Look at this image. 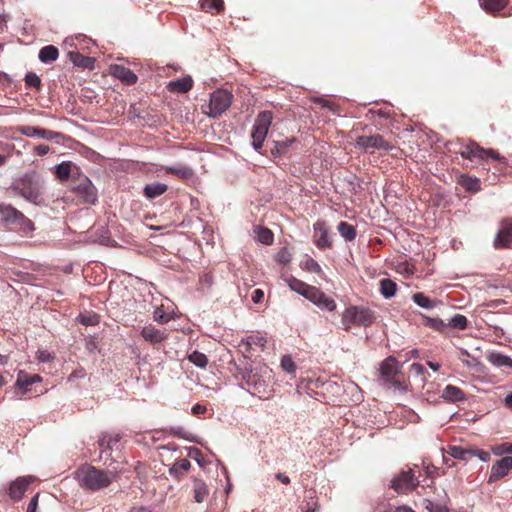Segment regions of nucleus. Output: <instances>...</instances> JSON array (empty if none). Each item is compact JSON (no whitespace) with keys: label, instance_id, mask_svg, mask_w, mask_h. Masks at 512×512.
Listing matches in <instances>:
<instances>
[{"label":"nucleus","instance_id":"f257e3e1","mask_svg":"<svg viewBox=\"0 0 512 512\" xmlns=\"http://www.w3.org/2000/svg\"><path fill=\"white\" fill-rule=\"evenodd\" d=\"M118 477L117 472L83 465L76 472L79 485L89 491H99L109 487Z\"/></svg>","mask_w":512,"mask_h":512},{"label":"nucleus","instance_id":"f03ea898","mask_svg":"<svg viewBox=\"0 0 512 512\" xmlns=\"http://www.w3.org/2000/svg\"><path fill=\"white\" fill-rule=\"evenodd\" d=\"M378 382L385 388H394L399 391L407 390L405 376L395 357L389 356L381 362L378 370Z\"/></svg>","mask_w":512,"mask_h":512},{"label":"nucleus","instance_id":"7ed1b4c3","mask_svg":"<svg viewBox=\"0 0 512 512\" xmlns=\"http://www.w3.org/2000/svg\"><path fill=\"white\" fill-rule=\"evenodd\" d=\"M12 189L31 203L39 205L42 202L43 181L35 171L28 172L16 180Z\"/></svg>","mask_w":512,"mask_h":512},{"label":"nucleus","instance_id":"20e7f679","mask_svg":"<svg viewBox=\"0 0 512 512\" xmlns=\"http://www.w3.org/2000/svg\"><path fill=\"white\" fill-rule=\"evenodd\" d=\"M271 374L272 371L265 365L251 369L243 376L247 390L259 398L267 397L270 393Z\"/></svg>","mask_w":512,"mask_h":512},{"label":"nucleus","instance_id":"39448f33","mask_svg":"<svg viewBox=\"0 0 512 512\" xmlns=\"http://www.w3.org/2000/svg\"><path fill=\"white\" fill-rule=\"evenodd\" d=\"M376 320L374 311L370 308L361 306L347 307L343 314L341 323L345 331H349L353 326L368 327Z\"/></svg>","mask_w":512,"mask_h":512},{"label":"nucleus","instance_id":"423d86ee","mask_svg":"<svg viewBox=\"0 0 512 512\" xmlns=\"http://www.w3.org/2000/svg\"><path fill=\"white\" fill-rule=\"evenodd\" d=\"M273 120L271 111H261L258 113L251 132L252 145L254 149L261 152L263 142L267 137L269 128Z\"/></svg>","mask_w":512,"mask_h":512},{"label":"nucleus","instance_id":"0eeeda50","mask_svg":"<svg viewBox=\"0 0 512 512\" xmlns=\"http://www.w3.org/2000/svg\"><path fill=\"white\" fill-rule=\"evenodd\" d=\"M233 95L225 89H217L210 95V101L207 106L208 111L204 112L212 118L220 117L232 103Z\"/></svg>","mask_w":512,"mask_h":512},{"label":"nucleus","instance_id":"6e6552de","mask_svg":"<svg viewBox=\"0 0 512 512\" xmlns=\"http://www.w3.org/2000/svg\"><path fill=\"white\" fill-rule=\"evenodd\" d=\"M355 146L365 152L374 153L376 150L392 151L395 146L386 141L380 134L362 135L356 138Z\"/></svg>","mask_w":512,"mask_h":512},{"label":"nucleus","instance_id":"1a4fd4ad","mask_svg":"<svg viewBox=\"0 0 512 512\" xmlns=\"http://www.w3.org/2000/svg\"><path fill=\"white\" fill-rule=\"evenodd\" d=\"M0 218L6 226L31 227L32 222L10 204H0Z\"/></svg>","mask_w":512,"mask_h":512},{"label":"nucleus","instance_id":"9d476101","mask_svg":"<svg viewBox=\"0 0 512 512\" xmlns=\"http://www.w3.org/2000/svg\"><path fill=\"white\" fill-rule=\"evenodd\" d=\"M460 155L463 158L473 160V159H488L491 158L493 160L502 161L504 158L496 151L491 149H484L480 147L475 142H470L466 145H463L460 149Z\"/></svg>","mask_w":512,"mask_h":512},{"label":"nucleus","instance_id":"9b49d317","mask_svg":"<svg viewBox=\"0 0 512 512\" xmlns=\"http://www.w3.org/2000/svg\"><path fill=\"white\" fill-rule=\"evenodd\" d=\"M418 485L419 480L415 477L411 469L400 472L392 480V488L399 494H407L416 489Z\"/></svg>","mask_w":512,"mask_h":512},{"label":"nucleus","instance_id":"f8f14e48","mask_svg":"<svg viewBox=\"0 0 512 512\" xmlns=\"http://www.w3.org/2000/svg\"><path fill=\"white\" fill-rule=\"evenodd\" d=\"M512 243V219H504L500 223V229L494 239L496 249L509 248Z\"/></svg>","mask_w":512,"mask_h":512},{"label":"nucleus","instance_id":"ddd939ff","mask_svg":"<svg viewBox=\"0 0 512 512\" xmlns=\"http://www.w3.org/2000/svg\"><path fill=\"white\" fill-rule=\"evenodd\" d=\"M307 300L312 302L318 308L327 311H334L336 309V302L333 298L327 296L321 289L313 287L309 293Z\"/></svg>","mask_w":512,"mask_h":512},{"label":"nucleus","instance_id":"4468645a","mask_svg":"<svg viewBox=\"0 0 512 512\" xmlns=\"http://www.w3.org/2000/svg\"><path fill=\"white\" fill-rule=\"evenodd\" d=\"M15 131L26 137H39L46 140L57 139L62 135L60 132L26 125L17 126Z\"/></svg>","mask_w":512,"mask_h":512},{"label":"nucleus","instance_id":"2eb2a0df","mask_svg":"<svg viewBox=\"0 0 512 512\" xmlns=\"http://www.w3.org/2000/svg\"><path fill=\"white\" fill-rule=\"evenodd\" d=\"M512 469V456H506L496 461L490 471L488 483L491 484L505 477Z\"/></svg>","mask_w":512,"mask_h":512},{"label":"nucleus","instance_id":"dca6fc26","mask_svg":"<svg viewBox=\"0 0 512 512\" xmlns=\"http://www.w3.org/2000/svg\"><path fill=\"white\" fill-rule=\"evenodd\" d=\"M314 238L316 246L321 250L332 246V241L329 238V231L325 221L318 220L315 222Z\"/></svg>","mask_w":512,"mask_h":512},{"label":"nucleus","instance_id":"f3484780","mask_svg":"<svg viewBox=\"0 0 512 512\" xmlns=\"http://www.w3.org/2000/svg\"><path fill=\"white\" fill-rule=\"evenodd\" d=\"M110 74L119 79L125 85H133L137 82L138 76L129 68L123 65H111Z\"/></svg>","mask_w":512,"mask_h":512},{"label":"nucleus","instance_id":"a211bd4d","mask_svg":"<svg viewBox=\"0 0 512 512\" xmlns=\"http://www.w3.org/2000/svg\"><path fill=\"white\" fill-rule=\"evenodd\" d=\"M75 189L86 203L93 204L97 200L96 189L87 177L82 178Z\"/></svg>","mask_w":512,"mask_h":512},{"label":"nucleus","instance_id":"6ab92c4d","mask_svg":"<svg viewBox=\"0 0 512 512\" xmlns=\"http://www.w3.org/2000/svg\"><path fill=\"white\" fill-rule=\"evenodd\" d=\"M141 336L150 344H159L168 338L165 330H161L152 324L146 325L141 330Z\"/></svg>","mask_w":512,"mask_h":512},{"label":"nucleus","instance_id":"aec40b11","mask_svg":"<svg viewBox=\"0 0 512 512\" xmlns=\"http://www.w3.org/2000/svg\"><path fill=\"white\" fill-rule=\"evenodd\" d=\"M121 434L104 432L98 439V446L102 452L112 451L119 449Z\"/></svg>","mask_w":512,"mask_h":512},{"label":"nucleus","instance_id":"412c9836","mask_svg":"<svg viewBox=\"0 0 512 512\" xmlns=\"http://www.w3.org/2000/svg\"><path fill=\"white\" fill-rule=\"evenodd\" d=\"M42 381V378L37 374H28L24 371H19L17 374L16 386L25 395L31 391L30 386Z\"/></svg>","mask_w":512,"mask_h":512},{"label":"nucleus","instance_id":"4be33fe9","mask_svg":"<svg viewBox=\"0 0 512 512\" xmlns=\"http://www.w3.org/2000/svg\"><path fill=\"white\" fill-rule=\"evenodd\" d=\"M31 483L30 477H19L14 480L9 487V496L11 499L18 501L22 498L26 492L28 486Z\"/></svg>","mask_w":512,"mask_h":512},{"label":"nucleus","instance_id":"5701e85b","mask_svg":"<svg viewBox=\"0 0 512 512\" xmlns=\"http://www.w3.org/2000/svg\"><path fill=\"white\" fill-rule=\"evenodd\" d=\"M192 87H193V80L189 76L170 81L167 84V89L170 92H175V93H186L189 90H191Z\"/></svg>","mask_w":512,"mask_h":512},{"label":"nucleus","instance_id":"b1692460","mask_svg":"<svg viewBox=\"0 0 512 512\" xmlns=\"http://www.w3.org/2000/svg\"><path fill=\"white\" fill-rule=\"evenodd\" d=\"M509 0H480L483 10L492 15H498L508 6Z\"/></svg>","mask_w":512,"mask_h":512},{"label":"nucleus","instance_id":"393cba45","mask_svg":"<svg viewBox=\"0 0 512 512\" xmlns=\"http://www.w3.org/2000/svg\"><path fill=\"white\" fill-rule=\"evenodd\" d=\"M441 397L449 402H460L465 400V393L454 385H447L441 394Z\"/></svg>","mask_w":512,"mask_h":512},{"label":"nucleus","instance_id":"a878e982","mask_svg":"<svg viewBox=\"0 0 512 512\" xmlns=\"http://www.w3.org/2000/svg\"><path fill=\"white\" fill-rule=\"evenodd\" d=\"M168 190V186L161 182H153L147 184L143 189V194L148 199H155L164 194Z\"/></svg>","mask_w":512,"mask_h":512},{"label":"nucleus","instance_id":"bb28decb","mask_svg":"<svg viewBox=\"0 0 512 512\" xmlns=\"http://www.w3.org/2000/svg\"><path fill=\"white\" fill-rule=\"evenodd\" d=\"M70 61L78 67L92 69L94 67V59L85 56L79 52L71 51L68 53Z\"/></svg>","mask_w":512,"mask_h":512},{"label":"nucleus","instance_id":"cd10ccee","mask_svg":"<svg viewBox=\"0 0 512 512\" xmlns=\"http://www.w3.org/2000/svg\"><path fill=\"white\" fill-rule=\"evenodd\" d=\"M200 9L207 13H221L224 11V0H200Z\"/></svg>","mask_w":512,"mask_h":512},{"label":"nucleus","instance_id":"c85d7f7f","mask_svg":"<svg viewBox=\"0 0 512 512\" xmlns=\"http://www.w3.org/2000/svg\"><path fill=\"white\" fill-rule=\"evenodd\" d=\"M163 170L167 174L175 175L184 180L190 179L193 176V170L185 165L165 166Z\"/></svg>","mask_w":512,"mask_h":512},{"label":"nucleus","instance_id":"c756f323","mask_svg":"<svg viewBox=\"0 0 512 512\" xmlns=\"http://www.w3.org/2000/svg\"><path fill=\"white\" fill-rule=\"evenodd\" d=\"M288 285L291 290L299 293L306 299H307L309 293L311 292L312 288L314 287V286L309 285V284H307L297 278H294V277H291L290 279H288Z\"/></svg>","mask_w":512,"mask_h":512},{"label":"nucleus","instance_id":"7c9ffc66","mask_svg":"<svg viewBox=\"0 0 512 512\" xmlns=\"http://www.w3.org/2000/svg\"><path fill=\"white\" fill-rule=\"evenodd\" d=\"M446 452L453 458L467 461L472 458V448L466 449L461 446L449 445Z\"/></svg>","mask_w":512,"mask_h":512},{"label":"nucleus","instance_id":"2f4dec72","mask_svg":"<svg viewBox=\"0 0 512 512\" xmlns=\"http://www.w3.org/2000/svg\"><path fill=\"white\" fill-rule=\"evenodd\" d=\"M59 56V51L54 45H47L41 48L39 52V60L43 63L54 62Z\"/></svg>","mask_w":512,"mask_h":512},{"label":"nucleus","instance_id":"473e14b6","mask_svg":"<svg viewBox=\"0 0 512 512\" xmlns=\"http://www.w3.org/2000/svg\"><path fill=\"white\" fill-rule=\"evenodd\" d=\"M208 488L206 486V484L201 481V480H194V483H193V497H194V500L198 503H201L203 502L206 497L208 496Z\"/></svg>","mask_w":512,"mask_h":512},{"label":"nucleus","instance_id":"72a5a7b5","mask_svg":"<svg viewBox=\"0 0 512 512\" xmlns=\"http://www.w3.org/2000/svg\"><path fill=\"white\" fill-rule=\"evenodd\" d=\"M380 293L385 298H391L395 295L397 285L394 281L388 278L381 279L380 282Z\"/></svg>","mask_w":512,"mask_h":512},{"label":"nucleus","instance_id":"f704fd0d","mask_svg":"<svg viewBox=\"0 0 512 512\" xmlns=\"http://www.w3.org/2000/svg\"><path fill=\"white\" fill-rule=\"evenodd\" d=\"M338 232L346 241H353L356 238V229L348 222L341 221L337 226Z\"/></svg>","mask_w":512,"mask_h":512},{"label":"nucleus","instance_id":"c9c22d12","mask_svg":"<svg viewBox=\"0 0 512 512\" xmlns=\"http://www.w3.org/2000/svg\"><path fill=\"white\" fill-rule=\"evenodd\" d=\"M488 360L491 364L497 367L512 368V359L500 353H492L489 355Z\"/></svg>","mask_w":512,"mask_h":512},{"label":"nucleus","instance_id":"e433bc0d","mask_svg":"<svg viewBox=\"0 0 512 512\" xmlns=\"http://www.w3.org/2000/svg\"><path fill=\"white\" fill-rule=\"evenodd\" d=\"M258 240L265 245H270L273 243L274 235L272 231L266 227L257 226L255 229Z\"/></svg>","mask_w":512,"mask_h":512},{"label":"nucleus","instance_id":"4c0bfd02","mask_svg":"<svg viewBox=\"0 0 512 512\" xmlns=\"http://www.w3.org/2000/svg\"><path fill=\"white\" fill-rule=\"evenodd\" d=\"M412 299L418 306L425 309H431L435 306L434 300L420 292L413 294Z\"/></svg>","mask_w":512,"mask_h":512},{"label":"nucleus","instance_id":"58836bf2","mask_svg":"<svg viewBox=\"0 0 512 512\" xmlns=\"http://www.w3.org/2000/svg\"><path fill=\"white\" fill-rule=\"evenodd\" d=\"M188 360L200 368H205L208 364L207 356L199 351H193L189 356Z\"/></svg>","mask_w":512,"mask_h":512},{"label":"nucleus","instance_id":"ea45409f","mask_svg":"<svg viewBox=\"0 0 512 512\" xmlns=\"http://www.w3.org/2000/svg\"><path fill=\"white\" fill-rule=\"evenodd\" d=\"M459 183L468 191H478L480 189L479 180L476 178L462 175Z\"/></svg>","mask_w":512,"mask_h":512},{"label":"nucleus","instance_id":"a19ab883","mask_svg":"<svg viewBox=\"0 0 512 512\" xmlns=\"http://www.w3.org/2000/svg\"><path fill=\"white\" fill-rule=\"evenodd\" d=\"M71 173V163L70 162H62L56 166L55 175L61 181H65L69 178Z\"/></svg>","mask_w":512,"mask_h":512},{"label":"nucleus","instance_id":"79ce46f5","mask_svg":"<svg viewBox=\"0 0 512 512\" xmlns=\"http://www.w3.org/2000/svg\"><path fill=\"white\" fill-rule=\"evenodd\" d=\"M447 325H448V327L451 326V327L459 329V330H464L468 326V320L464 315L456 314L455 316H453L450 319V321Z\"/></svg>","mask_w":512,"mask_h":512},{"label":"nucleus","instance_id":"37998d69","mask_svg":"<svg viewBox=\"0 0 512 512\" xmlns=\"http://www.w3.org/2000/svg\"><path fill=\"white\" fill-rule=\"evenodd\" d=\"M78 321L85 326H94L99 323V316L96 313H81L78 316Z\"/></svg>","mask_w":512,"mask_h":512},{"label":"nucleus","instance_id":"c03bdc74","mask_svg":"<svg viewBox=\"0 0 512 512\" xmlns=\"http://www.w3.org/2000/svg\"><path fill=\"white\" fill-rule=\"evenodd\" d=\"M491 452L496 456H501L504 454H512V443L505 442V443L495 444L491 447Z\"/></svg>","mask_w":512,"mask_h":512},{"label":"nucleus","instance_id":"a18cd8bd","mask_svg":"<svg viewBox=\"0 0 512 512\" xmlns=\"http://www.w3.org/2000/svg\"><path fill=\"white\" fill-rule=\"evenodd\" d=\"M295 139L292 138L290 140L285 141H277L274 143V148L271 149L272 154L281 156L287 152L288 146L294 142Z\"/></svg>","mask_w":512,"mask_h":512},{"label":"nucleus","instance_id":"49530a36","mask_svg":"<svg viewBox=\"0 0 512 512\" xmlns=\"http://www.w3.org/2000/svg\"><path fill=\"white\" fill-rule=\"evenodd\" d=\"M425 325L439 332H444L448 328V325L438 318H427Z\"/></svg>","mask_w":512,"mask_h":512},{"label":"nucleus","instance_id":"de8ad7c7","mask_svg":"<svg viewBox=\"0 0 512 512\" xmlns=\"http://www.w3.org/2000/svg\"><path fill=\"white\" fill-rule=\"evenodd\" d=\"M190 467L191 464L188 459H180L173 464L172 468L170 469V472L175 474L183 473L188 471Z\"/></svg>","mask_w":512,"mask_h":512},{"label":"nucleus","instance_id":"09e8293b","mask_svg":"<svg viewBox=\"0 0 512 512\" xmlns=\"http://www.w3.org/2000/svg\"><path fill=\"white\" fill-rule=\"evenodd\" d=\"M25 84L27 87L35 88L40 90L41 88V79L33 72H28L25 76Z\"/></svg>","mask_w":512,"mask_h":512},{"label":"nucleus","instance_id":"8fccbe9b","mask_svg":"<svg viewBox=\"0 0 512 512\" xmlns=\"http://www.w3.org/2000/svg\"><path fill=\"white\" fill-rule=\"evenodd\" d=\"M281 368L291 374V373H294L295 370H296V364L295 362L293 361V359L291 358L290 355H284L281 359Z\"/></svg>","mask_w":512,"mask_h":512},{"label":"nucleus","instance_id":"3c124183","mask_svg":"<svg viewBox=\"0 0 512 512\" xmlns=\"http://www.w3.org/2000/svg\"><path fill=\"white\" fill-rule=\"evenodd\" d=\"M276 261L281 264H288L291 261V254L286 247L280 249V251L276 254Z\"/></svg>","mask_w":512,"mask_h":512},{"label":"nucleus","instance_id":"603ef678","mask_svg":"<svg viewBox=\"0 0 512 512\" xmlns=\"http://www.w3.org/2000/svg\"><path fill=\"white\" fill-rule=\"evenodd\" d=\"M153 319L160 324L167 323L170 320V317L166 312L161 308L158 307L153 312Z\"/></svg>","mask_w":512,"mask_h":512},{"label":"nucleus","instance_id":"864d4df0","mask_svg":"<svg viewBox=\"0 0 512 512\" xmlns=\"http://www.w3.org/2000/svg\"><path fill=\"white\" fill-rule=\"evenodd\" d=\"M314 102L321 105V107H323V108L329 109L333 113H337V111H338V106L334 102L328 101L323 98H316L314 100Z\"/></svg>","mask_w":512,"mask_h":512},{"label":"nucleus","instance_id":"5fc2aeb1","mask_svg":"<svg viewBox=\"0 0 512 512\" xmlns=\"http://www.w3.org/2000/svg\"><path fill=\"white\" fill-rule=\"evenodd\" d=\"M478 457L483 462H488L491 458L488 451H484L477 448H472V457Z\"/></svg>","mask_w":512,"mask_h":512},{"label":"nucleus","instance_id":"6e6d98bb","mask_svg":"<svg viewBox=\"0 0 512 512\" xmlns=\"http://www.w3.org/2000/svg\"><path fill=\"white\" fill-rule=\"evenodd\" d=\"M426 509L429 512H449L446 506L427 501Z\"/></svg>","mask_w":512,"mask_h":512},{"label":"nucleus","instance_id":"4d7b16f0","mask_svg":"<svg viewBox=\"0 0 512 512\" xmlns=\"http://www.w3.org/2000/svg\"><path fill=\"white\" fill-rule=\"evenodd\" d=\"M306 268L311 271V272H315V273H320L321 272V267L320 265L312 258H309L307 261H306Z\"/></svg>","mask_w":512,"mask_h":512},{"label":"nucleus","instance_id":"13d9d810","mask_svg":"<svg viewBox=\"0 0 512 512\" xmlns=\"http://www.w3.org/2000/svg\"><path fill=\"white\" fill-rule=\"evenodd\" d=\"M50 148L48 145L45 144H39L36 145L33 149L34 153L38 156H44L49 152Z\"/></svg>","mask_w":512,"mask_h":512},{"label":"nucleus","instance_id":"bf43d9fd","mask_svg":"<svg viewBox=\"0 0 512 512\" xmlns=\"http://www.w3.org/2000/svg\"><path fill=\"white\" fill-rule=\"evenodd\" d=\"M380 512H415V511L412 508H410L409 506L403 505V506H399L396 508L390 507V508L385 509Z\"/></svg>","mask_w":512,"mask_h":512},{"label":"nucleus","instance_id":"052dcab7","mask_svg":"<svg viewBox=\"0 0 512 512\" xmlns=\"http://www.w3.org/2000/svg\"><path fill=\"white\" fill-rule=\"evenodd\" d=\"M39 494H36L31 500L27 508V512H36L38 507Z\"/></svg>","mask_w":512,"mask_h":512},{"label":"nucleus","instance_id":"680f3d73","mask_svg":"<svg viewBox=\"0 0 512 512\" xmlns=\"http://www.w3.org/2000/svg\"><path fill=\"white\" fill-rule=\"evenodd\" d=\"M264 298V292L261 289H256L252 293V301L254 303H260Z\"/></svg>","mask_w":512,"mask_h":512},{"label":"nucleus","instance_id":"e2e57ef3","mask_svg":"<svg viewBox=\"0 0 512 512\" xmlns=\"http://www.w3.org/2000/svg\"><path fill=\"white\" fill-rule=\"evenodd\" d=\"M207 411V408L203 405H200V404H195L193 407H192V413L193 415H201V414H204L205 412Z\"/></svg>","mask_w":512,"mask_h":512},{"label":"nucleus","instance_id":"0e129e2a","mask_svg":"<svg viewBox=\"0 0 512 512\" xmlns=\"http://www.w3.org/2000/svg\"><path fill=\"white\" fill-rule=\"evenodd\" d=\"M52 359V356L47 351H39L38 352V360L41 362H49Z\"/></svg>","mask_w":512,"mask_h":512},{"label":"nucleus","instance_id":"69168bd1","mask_svg":"<svg viewBox=\"0 0 512 512\" xmlns=\"http://www.w3.org/2000/svg\"><path fill=\"white\" fill-rule=\"evenodd\" d=\"M411 370L415 371L417 374L423 375L426 372L425 367L420 363H413L411 365Z\"/></svg>","mask_w":512,"mask_h":512},{"label":"nucleus","instance_id":"338daca9","mask_svg":"<svg viewBox=\"0 0 512 512\" xmlns=\"http://www.w3.org/2000/svg\"><path fill=\"white\" fill-rule=\"evenodd\" d=\"M275 477H276V479H278L281 483H283L285 485H288L290 483V478L283 473L279 472L276 474Z\"/></svg>","mask_w":512,"mask_h":512},{"label":"nucleus","instance_id":"774afa93","mask_svg":"<svg viewBox=\"0 0 512 512\" xmlns=\"http://www.w3.org/2000/svg\"><path fill=\"white\" fill-rule=\"evenodd\" d=\"M504 404L508 408H512V392L504 398Z\"/></svg>","mask_w":512,"mask_h":512}]
</instances>
